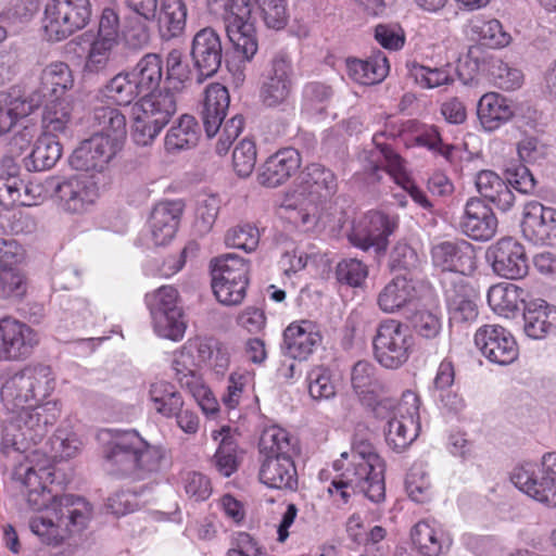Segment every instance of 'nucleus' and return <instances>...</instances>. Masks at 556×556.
I'll use <instances>...</instances> for the list:
<instances>
[{
	"instance_id": "nucleus-35",
	"label": "nucleus",
	"mask_w": 556,
	"mask_h": 556,
	"mask_svg": "<svg viewBox=\"0 0 556 556\" xmlns=\"http://www.w3.org/2000/svg\"><path fill=\"white\" fill-rule=\"evenodd\" d=\"M346 74L355 83L365 86L380 84L390 72V64L382 51H375L366 59L349 58Z\"/></svg>"
},
{
	"instance_id": "nucleus-14",
	"label": "nucleus",
	"mask_w": 556,
	"mask_h": 556,
	"mask_svg": "<svg viewBox=\"0 0 556 556\" xmlns=\"http://www.w3.org/2000/svg\"><path fill=\"white\" fill-rule=\"evenodd\" d=\"M124 144L105 139L101 135H91L83 140L70 157L71 166L92 176L104 174L112 162L122 152Z\"/></svg>"
},
{
	"instance_id": "nucleus-55",
	"label": "nucleus",
	"mask_w": 556,
	"mask_h": 556,
	"mask_svg": "<svg viewBox=\"0 0 556 556\" xmlns=\"http://www.w3.org/2000/svg\"><path fill=\"white\" fill-rule=\"evenodd\" d=\"M420 421L391 417L388 421L386 441L396 453L404 452L419 435Z\"/></svg>"
},
{
	"instance_id": "nucleus-49",
	"label": "nucleus",
	"mask_w": 556,
	"mask_h": 556,
	"mask_svg": "<svg viewBox=\"0 0 556 556\" xmlns=\"http://www.w3.org/2000/svg\"><path fill=\"white\" fill-rule=\"evenodd\" d=\"M149 400L153 405V409L165 418H173L185 404L181 394L175 386L164 380L150 384Z\"/></svg>"
},
{
	"instance_id": "nucleus-28",
	"label": "nucleus",
	"mask_w": 556,
	"mask_h": 556,
	"mask_svg": "<svg viewBox=\"0 0 556 556\" xmlns=\"http://www.w3.org/2000/svg\"><path fill=\"white\" fill-rule=\"evenodd\" d=\"M412 541L424 556H440L446 553L453 543L451 533L435 519L418 521L410 532Z\"/></svg>"
},
{
	"instance_id": "nucleus-2",
	"label": "nucleus",
	"mask_w": 556,
	"mask_h": 556,
	"mask_svg": "<svg viewBox=\"0 0 556 556\" xmlns=\"http://www.w3.org/2000/svg\"><path fill=\"white\" fill-rule=\"evenodd\" d=\"M340 475L328 488L334 498L346 504L352 493H363L369 501L380 503L386 497V462L367 440L354 439L349 452H343L333 462Z\"/></svg>"
},
{
	"instance_id": "nucleus-32",
	"label": "nucleus",
	"mask_w": 556,
	"mask_h": 556,
	"mask_svg": "<svg viewBox=\"0 0 556 556\" xmlns=\"http://www.w3.org/2000/svg\"><path fill=\"white\" fill-rule=\"evenodd\" d=\"M301 166L300 153L292 148L279 150L261 167L258 182L266 187H277L294 175Z\"/></svg>"
},
{
	"instance_id": "nucleus-17",
	"label": "nucleus",
	"mask_w": 556,
	"mask_h": 556,
	"mask_svg": "<svg viewBox=\"0 0 556 556\" xmlns=\"http://www.w3.org/2000/svg\"><path fill=\"white\" fill-rule=\"evenodd\" d=\"M293 66L285 53L276 54L266 71L261 87V100L269 108L283 104L293 89Z\"/></svg>"
},
{
	"instance_id": "nucleus-56",
	"label": "nucleus",
	"mask_w": 556,
	"mask_h": 556,
	"mask_svg": "<svg viewBox=\"0 0 556 556\" xmlns=\"http://www.w3.org/2000/svg\"><path fill=\"white\" fill-rule=\"evenodd\" d=\"M292 450V438L287 430L271 426L262 432L258 442L260 458L291 455Z\"/></svg>"
},
{
	"instance_id": "nucleus-42",
	"label": "nucleus",
	"mask_w": 556,
	"mask_h": 556,
	"mask_svg": "<svg viewBox=\"0 0 556 556\" xmlns=\"http://www.w3.org/2000/svg\"><path fill=\"white\" fill-rule=\"evenodd\" d=\"M466 34L472 40L493 49L504 48L509 45L511 37L503 28L500 21L475 16L468 21Z\"/></svg>"
},
{
	"instance_id": "nucleus-61",
	"label": "nucleus",
	"mask_w": 556,
	"mask_h": 556,
	"mask_svg": "<svg viewBox=\"0 0 556 556\" xmlns=\"http://www.w3.org/2000/svg\"><path fill=\"white\" fill-rule=\"evenodd\" d=\"M117 45L118 40L97 36L89 47L84 71L87 73H100L104 71Z\"/></svg>"
},
{
	"instance_id": "nucleus-40",
	"label": "nucleus",
	"mask_w": 556,
	"mask_h": 556,
	"mask_svg": "<svg viewBox=\"0 0 556 556\" xmlns=\"http://www.w3.org/2000/svg\"><path fill=\"white\" fill-rule=\"evenodd\" d=\"M455 379L454 365L448 359H443L437 370L430 393L433 400L451 412H459L464 408V400L453 390Z\"/></svg>"
},
{
	"instance_id": "nucleus-9",
	"label": "nucleus",
	"mask_w": 556,
	"mask_h": 556,
	"mask_svg": "<svg viewBox=\"0 0 556 556\" xmlns=\"http://www.w3.org/2000/svg\"><path fill=\"white\" fill-rule=\"evenodd\" d=\"M414 344L407 325L396 319H386L379 324L374 337V355L381 366L397 369L408 361Z\"/></svg>"
},
{
	"instance_id": "nucleus-38",
	"label": "nucleus",
	"mask_w": 556,
	"mask_h": 556,
	"mask_svg": "<svg viewBox=\"0 0 556 556\" xmlns=\"http://www.w3.org/2000/svg\"><path fill=\"white\" fill-rule=\"evenodd\" d=\"M90 125L94 130L92 135H101L105 139L125 144L126 117L118 109L111 105L96 106L90 116Z\"/></svg>"
},
{
	"instance_id": "nucleus-18",
	"label": "nucleus",
	"mask_w": 556,
	"mask_h": 556,
	"mask_svg": "<svg viewBox=\"0 0 556 556\" xmlns=\"http://www.w3.org/2000/svg\"><path fill=\"white\" fill-rule=\"evenodd\" d=\"M445 301L452 323L473 321L478 316L477 292L465 277L451 275L442 278Z\"/></svg>"
},
{
	"instance_id": "nucleus-3",
	"label": "nucleus",
	"mask_w": 556,
	"mask_h": 556,
	"mask_svg": "<svg viewBox=\"0 0 556 556\" xmlns=\"http://www.w3.org/2000/svg\"><path fill=\"white\" fill-rule=\"evenodd\" d=\"M98 438L104 444L108 469L114 475L142 479L162 468L163 448L150 444L136 430H102Z\"/></svg>"
},
{
	"instance_id": "nucleus-8",
	"label": "nucleus",
	"mask_w": 556,
	"mask_h": 556,
	"mask_svg": "<svg viewBox=\"0 0 556 556\" xmlns=\"http://www.w3.org/2000/svg\"><path fill=\"white\" fill-rule=\"evenodd\" d=\"M249 264L240 256L229 253L216 257L212 265V289L219 303L238 305L249 285Z\"/></svg>"
},
{
	"instance_id": "nucleus-20",
	"label": "nucleus",
	"mask_w": 556,
	"mask_h": 556,
	"mask_svg": "<svg viewBox=\"0 0 556 556\" xmlns=\"http://www.w3.org/2000/svg\"><path fill=\"white\" fill-rule=\"evenodd\" d=\"M494 273L506 279H521L529 270L525 247L514 238L500 239L489 250Z\"/></svg>"
},
{
	"instance_id": "nucleus-37",
	"label": "nucleus",
	"mask_w": 556,
	"mask_h": 556,
	"mask_svg": "<svg viewBox=\"0 0 556 556\" xmlns=\"http://www.w3.org/2000/svg\"><path fill=\"white\" fill-rule=\"evenodd\" d=\"M416 296V282L407 276H396L379 292L377 304L382 312L392 314L412 303Z\"/></svg>"
},
{
	"instance_id": "nucleus-60",
	"label": "nucleus",
	"mask_w": 556,
	"mask_h": 556,
	"mask_svg": "<svg viewBox=\"0 0 556 556\" xmlns=\"http://www.w3.org/2000/svg\"><path fill=\"white\" fill-rule=\"evenodd\" d=\"M420 407L421 400L419 394L412 389L405 390L396 405H393L391 401L383 400L378 404L377 414H380V409H391L394 418L407 419L413 421H420Z\"/></svg>"
},
{
	"instance_id": "nucleus-62",
	"label": "nucleus",
	"mask_w": 556,
	"mask_h": 556,
	"mask_svg": "<svg viewBox=\"0 0 556 556\" xmlns=\"http://www.w3.org/2000/svg\"><path fill=\"white\" fill-rule=\"evenodd\" d=\"M332 97V89L330 86L312 81L303 88L302 109L309 115L323 113Z\"/></svg>"
},
{
	"instance_id": "nucleus-27",
	"label": "nucleus",
	"mask_w": 556,
	"mask_h": 556,
	"mask_svg": "<svg viewBox=\"0 0 556 556\" xmlns=\"http://www.w3.org/2000/svg\"><path fill=\"white\" fill-rule=\"evenodd\" d=\"M182 204L177 201H164L157 203L151 211L148 227L151 241L156 247L168 244L175 237L180 217Z\"/></svg>"
},
{
	"instance_id": "nucleus-29",
	"label": "nucleus",
	"mask_w": 556,
	"mask_h": 556,
	"mask_svg": "<svg viewBox=\"0 0 556 556\" xmlns=\"http://www.w3.org/2000/svg\"><path fill=\"white\" fill-rule=\"evenodd\" d=\"M319 326L307 319L291 323L283 332L287 353L294 359H306L320 345Z\"/></svg>"
},
{
	"instance_id": "nucleus-44",
	"label": "nucleus",
	"mask_w": 556,
	"mask_h": 556,
	"mask_svg": "<svg viewBox=\"0 0 556 556\" xmlns=\"http://www.w3.org/2000/svg\"><path fill=\"white\" fill-rule=\"evenodd\" d=\"M74 103L71 98H54L50 100L42 113L43 134L55 137L66 135L73 122Z\"/></svg>"
},
{
	"instance_id": "nucleus-53",
	"label": "nucleus",
	"mask_w": 556,
	"mask_h": 556,
	"mask_svg": "<svg viewBox=\"0 0 556 556\" xmlns=\"http://www.w3.org/2000/svg\"><path fill=\"white\" fill-rule=\"evenodd\" d=\"M199 138L198 123L191 115L180 116L165 136V149L168 152L187 150L197 144Z\"/></svg>"
},
{
	"instance_id": "nucleus-34",
	"label": "nucleus",
	"mask_w": 556,
	"mask_h": 556,
	"mask_svg": "<svg viewBox=\"0 0 556 556\" xmlns=\"http://www.w3.org/2000/svg\"><path fill=\"white\" fill-rule=\"evenodd\" d=\"M260 481L271 489L294 490L298 473L291 455L260 458Z\"/></svg>"
},
{
	"instance_id": "nucleus-39",
	"label": "nucleus",
	"mask_w": 556,
	"mask_h": 556,
	"mask_svg": "<svg viewBox=\"0 0 556 556\" xmlns=\"http://www.w3.org/2000/svg\"><path fill=\"white\" fill-rule=\"evenodd\" d=\"M182 350L192 352L193 357L189 362V366L192 368L208 367L217 375H224L229 367V349L213 339L202 340L194 348L189 345Z\"/></svg>"
},
{
	"instance_id": "nucleus-54",
	"label": "nucleus",
	"mask_w": 556,
	"mask_h": 556,
	"mask_svg": "<svg viewBox=\"0 0 556 556\" xmlns=\"http://www.w3.org/2000/svg\"><path fill=\"white\" fill-rule=\"evenodd\" d=\"M40 84L54 98H64L74 86L73 72L64 62L50 63L41 72Z\"/></svg>"
},
{
	"instance_id": "nucleus-45",
	"label": "nucleus",
	"mask_w": 556,
	"mask_h": 556,
	"mask_svg": "<svg viewBox=\"0 0 556 556\" xmlns=\"http://www.w3.org/2000/svg\"><path fill=\"white\" fill-rule=\"evenodd\" d=\"M478 192L502 211L511 208L515 195L508 185L494 172L481 170L476 177Z\"/></svg>"
},
{
	"instance_id": "nucleus-16",
	"label": "nucleus",
	"mask_w": 556,
	"mask_h": 556,
	"mask_svg": "<svg viewBox=\"0 0 556 556\" xmlns=\"http://www.w3.org/2000/svg\"><path fill=\"white\" fill-rule=\"evenodd\" d=\"M302 194H307L308 201L314 205L313 211H300L303 225L324 224L321 215L317 213L316 202L330 198L337 188L333 173L320 164H311L302 173Z\"/></svg>"
},
{
	"instance_id": "nucleus-22",
	"label": "nucleus",
	"mask_w": 556,
	"mask_h": 556,
	"mask_svg": "<svg viewBox=\"0 0 556 556\" xmlns=\"http://www.w3.org/2000/svg\"><path fill=\"white\" fill-rule=\"evenodd\" d=\"M43 100L39 91L26 94L20 87L0 92V136L37 110Z\"/></svg>"
},
{
	"instance_id": "nucleus-1",
	"label": "nucleus",
	"mask_w": 556,
	"mask_h": 556,
	"mask_svg": "<svg viewBox=\"0 0 556 556\" xmlns=\"http://www.w3.org/2000/svg\"><path fill=\"white\" fill-rule=\"evenodd\" d=\"M14 480L28 507L38 513L28 525L42 544L61 546L87 527L91 518L89 503L72 494H52L49 484L53 481V469L48 460L35 464L27 458L15 468Z\"/></svg>"
},
{
	"instance_id": "nucleus-7",
	"label": "nucleus",
	"mask_w": 556,
	"mask_h": 556,
	"mask_svg": "<svg viewBox=\"0 0 556 556\" xmlns=\"http://www.w3.org/2000/svg\"><path fill=\"white\" fill-rule=\"evenodd\" d=\"M91 18L89 0H48L42 27L50 41H61L86 27Z\"/></svg>"
},
{
	"instance_id": "nucleus-13",
	"label": "nucleus",
	"mask_w": 556,
	"mask_h": 556,
	"mask_svg": "<svg viewBox=\"0 0 556 556\" xmlns=\"http://www.w3.org/2000/svg\"><path fill=\"white\" fill-rule=\"evenodd\" d=\"M124 144L105 139L101 135H91L83 140L70 157L71 166L92 176L104 174L112 162L122 152Z\"/></svg>"
},
{
	"instance_id": "nucleus-30",
	"label": "nucleus",
	"mask_w": 556,
	"mask_h": 556,
	"mask_svg": "<svg viewBox=\"0 0 556 556\" xmlns=\"http://www.w3.org/2000/svg\"><path fill=\"white\" fill-rule=\"evenodd\" d=\"M516 105L498 92H486L478 101L477 116L481 128L493 132L513 119Z\"/></svg>"
},
{
	"instance_id": "nucleus-41",
	"label": "nucleus",
	"mask_w": 556,
	"mask_h": 556,
	"mask_svg": "<svg viewBox=\"0 0 556 556\" xmlns=\"http://www.w3.org/2000/svg\"><path fill=\"white\" fill-rule=\"evenodd\" d=\"M212 438L218 442V447L213 456V465L219 475L228 478L238 470L241 462L238 444L227 426L213 431Z\"/></svg>"
},
{
	"instance_id": "nucleus-58",
	"label": "nucleus",
	"mask_w": 556,
	"mask_h": 556,
	"mask_svg": "<svg viewBox=\"0 0 556 556\" xmlns=\"http://www.w3.org/2000/svg\"><path fill=\"white\" fill-rule=\"evenodd\" d=\"M415 81L422 88L433 89L454 83V74L450 62L441 67H429L414 63L409 68Z\"/></svg>"
},
{
	"instance_id": "nucleus-50",
	"label": "nucleus",
	"mask_w": 556,
	"mask_h": 556,
	"mask_svg": "<svg viewBox=\"0 0 556 556\" xmlns=\"http://www.w3.org/2000/svg\"><path fill=\"white\" fill-rule=\"evenodd\" d=\"M104 98L117 105H129L142 91L129 71H124L112 77L101 89Z\"/></svg>"
},
{
	"instance_id": "nucleus-11",
	"label": "nucleus",
	"mask_w": 556,
	"mask_h": 556,
	"mask_svg": "<svg viewBox=\"0 0 556 556\" xmlns=\"http://www.w3.org/2000/svg\"><path fill=\"white\" fill-rule=\"evenodd\" d=\"M39 343L40 334L30 325L13 316L0 318V362H25Z\"/></svg>"
},
{
	"instance_id": "nucleus-15",
	"label": "nucleus",
	"mask_w": 556,
	"mask_h": 556,
	"mask_svg": "<svg viewBox=\"0 0 556 556\" xmlns=\"http://www.w3.org/2000/svg\"><path fill=\"white\" fill-rule=\"evenodd\" d=\"M475 344L491 363L507 366L519 356L514 336L500 325H484L475 333Z\"/></svg>"
},
{
	"instance_id": "nucleus-57",
	"label": "nucleus",
	"mask_w": 556,
	"mask_h": 556,
	"mask_svg": "<svg viewBox=\"0 0 556 556\" xmlns=\"http://www.w3.org/2000/svg\"><path fill=\"white\" fill-rule=\"evenodd\" d=\"M151 316V323L155 334L163 339L180 341L186 332V321L182 309H169Z\"/></svg>"
},
{
	"instance_id": "nucleus-64",
	"label": "nucleus",
	"mask_w": 556,
	"mask_h": 556,
	"mask_svg": "<svg viewBox=\"0 0 556 556\" xmlns=\"http://www.w3.org/2000/svg\"><path fill=\"white\" fill-rule=\"evenodd\" d=\"M405 490L416 503H426L432 496V485L428 473L420 465H414L406 475Z\"/></svg>"
},
{
	"instance_id": "nucleus-6",
	"label": "nucleus",
	"mask_w": 556,
	"mask_h": 556,
	"mask_svg": "<svg viewBox=\"0 0 556 556\" xmlns=\"http://www.w3.org/2000/svg\"><path fill=\"white\" fill-rule=\"evenodd\" d=\"M511 482L529 497L556 507V453H547L541 463H526L514 468Z\"/></svg>"
},
{
	"instance_id": "nucleus-10",
	"label": "nucleus",
	"mask_w": 556,
	"mask_h": 556,
	"mask_svg": "<svg viewBox=\"0 0 556 556\" xmlns=\"http://www.w3.org/2000/svg\"><path fill=\"white\" fill-rule=\"evenodd\" d=\"M55 205L64 213L83 215L90 211L99 198L98 185L90 178L73 175L67 178H49L45 182Z\"/></svg>"
},
{
	"instance_id": "nucleus-46",
	"label": "nucleus",
	"mask_w": 556,
	"mask_h": 556,
	"mask_svg": "<svg viewBox=\"0 0 556 556\" xmlns=\"http://www.w3.org/2000/svg\"><path fill=\"white\" fill-rule=\"evenodd\" d=\"M193 354L189 350H181L173 362V369L181 388L187 389L193 399L199 403L208 396L211 389L205 384L195 368L189 366Z\"/></svg>"
},
{
	"instance_id": "nucleus-47",
	"label": "nucleus",
	"mask_w": 556,
	"mask_h": 556,
	"mask_svg": "<svg viewBox=\"0 0 556 556\" xmlns=\"http://www.w3.org/2000/svg\"><path fill=\"white\" fill-rule=\"evenodd\" d=\"M526 292L522 288L502 282L492 286L488 291V304L491 309L503 317H511L519 309V304L525 302Z\"/></svg>"
},
{
	"instance_id": "nucleus-19",
	"label": "nucleus",
	"mask_w": 556,
	"mask_h": 556,
	"mask_svg": "<svg viewBox=\"0 0 556 556\" xmlns=\"http://www.w3.org/2000/svg\"><path fill=\"white\" fill-rule=\"evenodd\" d=\"M521 231L534 244L556 245V208L529 201L522 211Z\"/></svg>"
},
{
	"instance_id": "nucleus-43",
	"label": "nucleus",
	"mask_w": 556,
	"mask_h": 556,
	"mask_svg": "<svg viewBox=\"0 0 556 556\" xmlns=\"http://www.w3.org/2000/svg\"><path fill=\"white\" fill-rule=\"evenodd\" d=\"M157 21L159 31L163 39L169 40L181 36L187 24V7L182 0H161Z\"/></svg>"
},
{
	"instance_id": "nucleus-4",
	"label": "nucleus",
	"mask_w": 556,
	"mask_h": 556,
	"mask_svg": "<svg viewBox=\"0 0 556 556\" xmlns=\"http://www.w3.org/2000/svg\"><path fill=\"white\" fill-rule=\"evenodd\" d=\"M55 377L50 366L33 364L10 376L1 387V400L8 412L43 401L53 392Z\"/></svg>"
},
{
	"instance_id": "nucleus-48",
	"label": "nucleus",
	"mask_w": 556,
	"mask_h": 556,
	"mask_svg": "<svg viewBox=\"0 0 556 556\" xmlns=\"http://www.w3.org/2000/svg\"><path fill=\"white\" fill-rule=\"evenodd\" d=\"M351 383L353 390L367 405H371L382 391V384L377 378L376 367L367 361H359L353 366Z\"/></svg>"
},
{
	"instance_id": "nucleus-51",
	"label": "nucleus",
	"mask_w": 556,
	"mask_h": 556,
	"mask_svg": "<svg viewBox=\"0 0 556 556\" xmlns=\"http://www.w3.org/2000/svg\"><path fill=\"white\" fill-rule=\"evenodd\" d=\"M142 93L156 91L163 78V61L156 53L143 55L129 71Z\"/></svg>"
},
{
	"instance_id": "nucleus-31",
	"label": "nucleus",
	"mask_w": 556,
	"mask_h": 556,
	"mask_svg": "<svg viewBox=\"0 0 556 556\" xmlns=\"http://www.w3.org/2000/svg\"><path fill=\"white\" fill-rule=\"evenodd\" d=\"M460 226L463 231L473 240L488 241L496 232L497 219L484 202L471 198L465 205Z\"/></svg>"
},
{
	"instance_id": "nucleus-12",
	"label": "nucleus",
	"mask_w": 556,
	"mask_h": 556,
	"mask_svg": "<svg viewBox=\"0 0 556 556\" xmlns=\"http://www.w3.org/2000/svg\"><path fill=\"white\" fill-rule=\"evenodd\" d=\"M399 223L396 214L370 211L353 225L349 240L364 251L374 249L377 253L384 252L389 237L399 228Z\"/></svg>"
},
{
	"instance_id": "nucleus-25",
	"label": "nucleus",
	"mask_w": 556,
	"mask_h": 556,
	"mask_svg": "<svg viewBox=\"0 0 556 556\" xmlns=\"http://www.w3.org/2000/svg\"><path fill=\"white\" fill-rule=\"evenodd\" d=\"M382 132L375 134L372 142L379 150V154L382 156L384 162V170L390 175L393 181L400 186L406 193L413 199V201L425 210H431L432 204L427 198L425 192L416 186L412 177L409 176L405 162L403 159L394 152L387 144L379 142V137Z\"/></svg>"
},
{
	"instance_id": "nucleus-33",
	"label": "nucleus",
	"mask_w": 556,
	"mask_h": 556,
	"mask_svg": "<svg viewBox=\"0 0 556 556\" xmlns=\"http://www.w3.org/2000/svg\"><path fill=\"white\" fill-rule=\"evenodd\" d=\"M523 331L534 340L556 333V306L542 299L528 302L523 309Z\"/></svg>"
},
{
	"instance_id": "nucleus-21",
	"label": "nucleus",
	"mask_w": 556,
	"mask_h": 556,
	"mask_svg": "<svg viewBox=\"0 0 556 556\" xmlns=\"http://www.w3.org/2000/svg\"><path fill=\"white\" fill-rule=\"evenodd\" d=\"M434 267L447 273L444 277L459 275L465 277L476 268L475 251L470 243L459 241H442L431 249Z\"/></svg>"
},
{
	"instance_id": "nucleus-36",
	"label": "nucleus",
	"mask_w": 556,
	"mask_h": 556,
	"mask_svg": "<svg viewBox=\"0 0 556 556\" xmlns=\"http://www.w3.org/2000/svg\"><path fill=\"white\" fill-rule=\"evenodd\" d=\"M229 101V93L225 86L216 83L206 87L201 116L207 137H213L218 132L226 117Z\"/></svg>"
},
{
	"instance_id": "nucleus-26",
	"label": "nucleus",
	"mask_w": 556,
	"mask_h": 556,
	"mask_svg": "<svg viewBox=\"0 0 556 556\" xmlns=\"http://www.w3.org/2000/svg\"><path fill=\"white\" fill-rule=\"evenodd\" d=\"M191 56L201 77H211L218 71L223 49L220 38L213 28H203L194 35Z\"/></svg>"
},
{
	"instance_id": "nucleus-52",
	"label": "nucleus",
	"mask_w": 556,
	"mask_h": 556,
	"mask_svg": "<svg viewBox=\"0 0 556 556\" xmlns=\"http://www.w3.org/2000/svg\"><path fill=\"white\" fill-rule=\"evenodd\" d=\"M62 156V146L55 137L42 134L36 141L26 166L40 172L52 168Z\"/></svg>"
},
{
	"instance_id": "nucleus-63",
	"label": "nucleus",
	"mask_w": 556,
	"mask_h": 556,
	"mask_svg": "<svg viewBox=\"0 0 556 556\" xmlns=\"http://www.w3.org/2000/svg\"><path fill=\"white\" fill-rule=\"evenodd\" d=\"M226 29L235 50L242 54L245 61H250L258 48L253 24L227 26Z\"/></svg>"
},
{
	"instance_id": "nucleus-23",
	"label": "nucleus",
	"mask_w": 556,
	"mask_h": 556,
	"mask_svg": "<svg viewBox=\"0 0 556 556\" xmlns=\"http://www.w3.org/2000/svg\"><path fill=\"white\" fill-rule=\"evenodd\" d=\"M0 169V205L4 208L31 206L34 198L29 194L40 189L39 184L25 185L20 178L17 164L11 157L2 160Z\"/></svg>"
},
{
	"instance_id": "nucleus-24",
	"label": "nucleus",
	"mask_w": 556,
	"mask_h": 556,
	"mask_svg": "<svg viewBox=\"0 0 556 556\" xmlns=\"http://www.w3.org/2000/svg\"><path fill=\"white\" fill-rule=\"evenodd\" d=\"M12 419L20 424V428L28 434L27 439H31L36 443L41 439L49 426H52L60 417V407L56 402L48 401L42 404H28L18 410L10 412Z\"/></svg>"
},
{
	"instance_id": "nucleus-59",
	"label": "nucleus",
	"mask_w": 556,
	"mask_h": 556,
	"mask_svg": "<svg viewBox=\"0 0 556 556\" xmlns=\"http://www.w3.org/2000/svg\"><path fill=\"white\" fill-rule=\"evenodd\" d=\"M254 387V374L247 369H238L230 374L226 392L222 401L230 409L236 408L241 400L248 395Z\"/></svg>"
},
{
	"instance_id": "nucleus-5",
	"label": "nucleus",
	"mask_w": 556,
	"mask_h": 556,
	"mask_svg": "<svg viewBox=\"0 0 556 556\" xmlns=\"http://www.w3.org/2000/svg\"><path fill=\"white\" fill-rule=\"evenodd\" d=\"M176 112L175 94L169 90L142 93L131 108L132 139L138 146L154 141Z\"/></svg>"
}]
</instances>
